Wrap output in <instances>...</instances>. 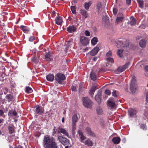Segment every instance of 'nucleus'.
I'll return each instance as SVG.
<instances>
[{"label": "nucleus", "mask_w": 148, "mask_h": 148, "mask_svg": "<svg viewBox=\"0 0 148 148\" xmlns=\"http://www.w3.org/2000/svg\"><path fill=\"white\" fill-rule=\"evenodd\" d=\"M4 114V112L2 110H0V116H2Z\"/></svg>", "instance_id": "obj_57"}, {"label": "nucleus", "mask_w": 148, "mask_h": 148, "mask_svg": "<svg viewBox=\"0 0 148 148\" xmlns=\"http://www.w3.org/2000/svg\"><path fill=\"white\" fill-rule=\"evenodd\" d=\"M43 145L45 148H57V143L53 138L48 135L44 136Z\"/></svg>", "instance_id": "obj_1"}, {"label": "nucleus", "mask_w": 148, "mask_h": 148, "mask_svg": "<svg viewBox=\"0 0 148 148\" xmlns=\"http://www.w3.org/2000/svg\"><path fill=\"white\" fill-rule=\"evenodd\" d=\"M36 114L39 115H41L44 111V109L43 108L40 107L39 105L36 106Z\"/></svg>", "instance_id": "obj_10"}, {"label": "nucleus", "mask_w": 148, "mask_h": 148, "mask_svg": "<svg viewBox=\"0 0 148 148\" xmlns=\"http://www.w3.org/2000/svg\"><path fill=\"white\" fill-rule=\"evenodd\" d=\"M130 65V63L128 62L126 63L124 65L119 67L117 69L118 72L121 73L125 71L126 69L128 68L129 66Z\"/></svg>", "instance_id": "obj_7"}, {"label": "nucleus", "mask_w": 148, "mask_h": 148, "mask_svg": "<svg viewBox=\"0 0 148 148\" xmlns=\"http://www.w3.org/2000/svg\"><path fill=\"white\" fill-rule=\"evenodd\" d=\"M77 28L74 25L70 26L67 28V31L70 33L74 32L76 29Z\"/></svg>", "instance_id": "obj_17"}, {"label": "nucleus", "mask_w": 148, "mask_h": 148, "mask_svg": "<svg viewBox=\"0 0 148 148\" xmlns=\"http://www.w3.org/2000/svg\"><path fill=\"white\" fill-rule=\"evenodd\" d=\"M92 3L91 1H90L88 2H86L85 3L84 6L85 9L88 10L89 9L90 6L91 5Z\"/></svg>", "instance_id": "obj_30"}, {"label": "nucleus", "mask_w": 148, "mask_h": 148, "mask_svg": "<svg viewBox=\"0 0 148 148\" xmlns=\"http://www.w3.org/2000/svg\"><path fill=\"white\" fill-rule=\"evenodd\" d=\"M101 91L99 90L97 92V94L95 96V100L99 104L101 102Z\"/></svg>", "instance_id": "obj_12"}, {"label": "nucleus", "mask_w": 148, "mask_h": 148, "mask_svg": "<svg viewBox=\"0 0 148 148\" xmlns=\"http://www.w3.org/2000/svg\"><path fill=\"white\" fill-rule=\"evenodd\" d=\"M146 41L145 40L143 39L140 40L139 44L141 47L142 48H145L146 45Z\"/></svg>", "instance_id": "obj_21"}, {"label": "nucleus", "mask_w": 148, "mask_h": 148, "mask_svg": "<svg viewBox=\"0 0 148 148\" xmlns=\"http://www.w3.org/2000/svg\"><path fill=\"white\" fill-rule=\"evenodd\" d=\"M97 57H95L93 59V60L94 61H96L97 60Z\"/></svg>", "instance_id": "obj_61"}, {"label": "nucleus", "mask_w": 148, "mask_h": 148, "mask_svg": "<svg viewBox=\"0 0 148 148\" xmlns=\"http://www.w3.org/2000/svg\"><path fill=\"white\" fill-rule=\"evenodd\" d=\"M90 136H92V137H95V134L92 132L91 130L88 133Z\"/></svg>", "instance_id": "obj_48"}, {"label": "nucleus", "mask_w": 148, "mask_h": 148, "mask_svg": "<svg viewBox=\"0 0 148 148\" xmlns=\"http://www.w3.org/2000/svg\"><path fill=\"white\" fill-rule=\"evenodd\" d=\"M121 141V139L119 137H115L112 139V141L115 144H118Z\"/></svg>", "instance_id": "obj_19"}, {"label": "nucleus", "mask_w": 148, "mask_h": 148, "mask_svg": "<svg viewBox=\"0 0 148 148\" xmlns=\"http://www.w3.org/2000/svg\"><path fill=\"white\" fill-rule=\"evenodd\" d=\"M84 34L86 36H88L90 35V33L88 30H86L84 32Z\"/></svg>", "instance_id": "obj_47"}, {"label": "nucleus", "mask_w": 148, "mask_h": 148, "mask_svg": "<svg viewBox=\"0 0 148 148\" xmlns=\"http://www.w3.org/2000/svg\"><path fill=\"white\" fill-rule=\"evenodd\" d=\"M86 130L87 131V133H88L91 131L90 128L89 127H88L86 128Z\"/></svg>", "instance_id": "obj_55"}, {"label": "nucleus", "mask_w": 148, "mask_h": 148, "mask_svg": "<svg viewBox=\"0 0 148 148\" xmlns=\"http://www.w3.org/2000/svg\"><path fill=\"white\" fill-rule=\"evenodd\" d=\"M53 132L52 135L54 136V135L56 133V127H54L53 129Z\"/></svg>", "instance_id": "obj_56"}, {"label": "nucleus", "mask_w": 148, "mask_h": 148, "mask_svg": "<svg viewBox=\"0 0 148 148\" xmlns=\"http://www.w3.org/2000/svg\"><path fill=\"white\" fill-rule=\"evenodd\" d=\"M112 96L114 97H117L116 90H113V91L112 92Z\"/></svg>", "instance_id": "obj_52"}, {"label": "nucleus", "mask_w": 148, "mask_h": 148, "mask_svg": "<svg viewBox=\"0 0 148 148\" xmlns=\"http://www.w3.org/2000/svg\"><path fill=\"white\" fill-rule=\"evenodd\" d=\"M106 60L109 64H113L114 62L113 59L111 58H108L106 59Z\"/></svg>", "instance_id": "obj_37"}, {"label": "nucleus", "mask_w": 148, "mask_h": 148, "mask_svg": "<svg viewBox=\"0 0 148 148\" xmlns=\"http://www.w3.org/2000/svg\"><path fill=\"white\" fill-rule=\"evenodd\" d=\"M58 129L60 130V131H58V132L59 134L62 133L68 137H69V134L67 132V131L64 129L62 128L60 126H59L58 128Z\"/></svg>", "instance_id": "obj_13"}, {"label": "nucleus", "mask_w": 148, "mask_h": 148, "mask_svg": "<svg viewBox=\"0 0 148 148\" xmlns=\"http://www.w3.org/2000/svg\"><path fill=\"white\" fill-rule=\"evenodd\" d=\"M6 98L8 100V102L12 101L13 99V96L11 94L7 95L6 96Z\"/></svg>", "instance_id": "obj_33"}, {"label": "nucleus", "mask_w": 148, "mask_h": 148, "mask_svg": "<svg viewBox=\"0 0 148 148\" xmlns=\"http://www.w3.org/2000/svg\"><path fill=\"white\" fill-rule=\"evenodd\" d=\"M66 79L64 74L62 73H58L55 76V79L59 84H62L64 80Z\"/></svg>", "instance_id": "obj_2"}, {"label": "nucleus", "mask_w": 148, "mask_h": 148, "mask_svg": "<svg viewBox=\"0 0 148 148\" xmlns=\"http://www.w3.org/2000/svg\"><path fill=\"white\" fill-rule=\"evenodd\" d=\"M64 117H63V118H62V122L63 123V122H64Z\"/></svg>", "instance_id": "obj_63"}, {"label": "nucleus", "mask_w": 148, "mask_h": 148, "mask_svg": "<svg viewBox=\"0 0 148 148\" xmlns=\"http://www.w3.org/2000/svg\"><path fill=\"white\" fill-rule=\"evenodd\" d=\"M32 88L29 86H27L26 88V92L29 93H31L32 92Z\"/></svg>", "instance_id": "obj_40"}, {"label": "nucleus", "mask_w": 148, "mask_h": 148, "mask_svg": "<svg viewBox=\"0 0 148 148\" xmlns=\"http://www.w3.org/2000/svg\"><path fill=\"white\" fill-rule=\"evenodd\" d=\"M83 83H80L79 86V92L81 93L83 90Z\"/></svg>", "instance_id": "obj_42"}, {"label": "nucleus", "mask_w": 148, "mask_h": 148, "mask_svg": "<svg viewBox=\"0 0 148 148\" xmlns=\"http://www.w3.org/2000/svg\"><path fill=\"white\" fill-rule=\"evenodd\" d=\"M132 20L130 22V24L131 25H135L136 24V20L134 17H132L131 18Z\"/></svg>", "instance_id": "obj_38"}, {"label": "nucleus", "mask_w": 148, "mask_h": 148, "mask_svg": "<svg viewBox=\"0 0 148 148\" xmlns=\"http://www.w3.org/2000/svg\"><path fill=\"white\" fill-rule=\"evenodd\" d=\"M81 13L85 18H86L88 17V14L87 13L86 11L85 10L83 9L81 10Z\"/></svg>", "instance_id": "obj_27"}, {"label": "nucleus", "mask_w": 148, "mask_h": 148, "mask_svg": "<svg viewBox=\"0 0 148 148\" xmlns=\"http://www.w3.org/2000/svg\"><path fill=\"white\" fill-rule=\"evenodd\" d=\"M78 119V117L76 114H75L73 115L72 118V123L76 124Z\"/></svg>", "instance_id": "obj_29"}, {"label": "nucleus", "mask_w": 148, "mask_h": 148, "mask_svg": "<svg viewBox=\"0 0 148 148\" xmlns=\"http://www.w3.org/2000/svg\"><path fill=\"white\" fill-rule=\"evenodd\" d=\"M136 83V77L134 76H133L131 80L130 88V90L132 93H135L136 91L137 87Z\"/></svg>", "instance_id": "obj_4"}, {"label": "nucleus", "mask_w": 148, "mask_h": 148, "mask_svg": "<svg viewBox=\"0 0 148 148\" xmlns=\"http://www.w3.org/2000/svg\"><path fill=\"white\" fill-rule=\"evenodd\" d=\"M17 115V113L15 110H10L8 112V115L10 117H13L14 116L15 117H16Z\"/></svg>", "instance_id": "obj_16"}, {"label": "nucleus", "mask_w": 148, "mask_h": 148, "mask_svg": "<svg viewBox=\"0 0 148 148\" xmlns=\"http://www.w3.org/2000/svg\"><path fill=\"white\" fill-rule=\"evenodd\" d=\"M96 111L97 114L98 115H101L103 113V111L102 108L99 106L97 107Z\"/></svg>", "instance_id": "obj_28"}, {"label": "nucleus", "mask_w": 148, "mask_h": 148, "mask_svg": "<svg viewBox=\"0 0 148 148\" xmlns=\"http://www.w3.org/2000/svg\"><path fill=\"white\" fill-rule=\"evenodd\" d=\"M34 39V37L33 36H32L29 38V40L31 42Z\"/></svg>", "instance_id": "obj_54"}, {"label": "nucleus", "mask_w": 148, "mask_h": 148, "mask_svg": "<svg viewBox=\"0 0 148 148\" xmlns=\"http://www.w3.org/2000/svg\"><path fill=\"white\" fill-rule=\"evenodd\" d=\"M69 47H67L65 49L64 51L65 52H66L67 51V50L68 49Z\"/></svg>", "instance_id": "obj_62"}, {"label": "nucleus", "mask_w": 148, "mask_h": 148, "mask_svg": "<svg viewBox=\"0 0 148 148\" xmlns=\"http://www.w3.org/2000/svg\"><path fill=\"white\" fill-rule=\"evenodd\" d=\"M84 143L85 145H87L88 146H91L93 145L92 142L89 139H88L85 142L84 141Z\"/></svg>", "instance_id": "obj_25"}, {"label": "nucleus", "mask_w": 148, "mask_h": 148, "mask_svg": "<svg viewBox=\"0 0 148 148\" xmlns=\"http://www.w3.org/2000/svg\"><path fill=\"white\" fill-rule=\"evenodd\" d=\"M112 55V52L111 51H109L108 52L106 55L107 57H110Z\"/></svg>", "instance_id": "obj_49"}, {"label": "nucleus", "mask_w": 148, "mask_h": 148, "mask_svg": "<svg viewBox=\"0 0 148 148\" xmlns=\"http://www.w3.org/2000/svg\"><path fill=\"white\" fill-rule=\"evenodd\" d=\"M71 89L72 91H75L76 90V88L75 86H71Z\"/></svg>", "instance_id": "obj_53"}, {"label": "nucleus", "mask_w": 148, "mask_h": 148, "mask_svg": "<svg viewBox=\"0 0 148 148\" xmlns=\"http://www.w3.org/2000/svg\"><path fill=\"white\" fill-rule=\"evenodd\" d=\"M98 41V39L97 37H93L91 40V42L92 45H95Z\"/></svg>", "instance_id": "obj_31"}, {"label": "nucleus", "mask_w": 148, "mask_h": 148, "mask_svg": "<svg viewBox=\"0 0 148 148\" xmlns=\"http://www.w3.org/2000/svg\"><path fill=\"white\" fill-rule=\"evenodd\" d=\"M98 88L95 86H93L91 88L89 93L90 95L92 97H93V96L94 93L95 91L98 89Z\"/></svg>", "instance_id": "obj_15"}, {"label": "nucleus", "mask_w": 148, "mask_h": 148, "mask_svg": "<svg viewBox=\"0 0 148 148\" xmlns=\"http://www.w3.org/2000/svg\"><path fill=\"white\" fill-rule=\"evenodd\" d=\"M56 23L59 25H61L62 22V18L60 16L56 17L55 19Z\"/></svg>", "instance_id": "obj_20"}, {"label": "nucleus", "mask_w": 148, "mask_h": 148, "mask_svg": "<svg viewBox=\"0 0 148 148\" xmlns=\"http://www.w3.org/2000/svg\"><path fill=\"white\" fill-rule=\"evenodd\" d=\"M83 105L85 107L91 108L93 105V103L91 101L88 97H83L82 98Z\"/></svg>", "instance_id": "obj_3"}, {"label": "nucleus", "mask_w": 148, "mask_h": 148, "mask_svg": "<svg viewBox=\"0 0 148 148\" xmlns=\"http://www.w3.org/2000/svg\"><path fill=\"white\" fill-rule=\"evenodd\" d=\"M102 4L101 2L97 3V10L98 12H100L102 10Z\"/></svg>", "instance_id": "obj_24"}, {"label": "nucleus", "mask_w": 148, "mask_h": 148, "mask_svg": "<svg viewBox=\"0 0 148 148\" xmlns=\"http://www.w3.org/2000/svg\"><path fill=\"white\" fill-rule=\"evenodd\" d=\"M8 129L10 134H12L14 132L15 127L13 125L9 126Z\"/></svg>", "instance_id": "obj_23"}, {"label": "nucleus", "mask_w": 148, "mask_h": 148, "mask_svg": "<svg viewBox=\"0 0 148 148\" xmlns=\"http://www.w3.org/2000/svg\"><path fill=\"white\" fill-rule=\"evenodd\" d=\"M128 113L130 114V116L132 117L136 115L137 113V111L135 109L130 108L129 109Z\"/></svg>", "instance_id": "obj_14"}, {"label": "nucleus", "mask_w": 148, "mask_h": 148, "mask_svg": "<svg viewBox=\"0 0 148 148\" xmlns=\"http://www.w3.org/2000/svg\"><path fill=\"white\" fill-rule=\"evenodd\" d=\"M82 143H84V140L86 138V137L84 135L83 133L80 131L78 132Z\"/></svg>", "instance_id": "obj_22"}, {"label": "nucleus", "mask_w": 148, "mask_h": 148, "mask_svg": "<svg viewBox=\"0 0 148 148\" xmlns=\"http://www.w3.org/2000/svg\"><path fill=\"white\" fill-rule=\"evenodd\" d=\"M59 141L64 145H68L69 144V140L65 137L62 136L58 137Z\"/></svg>", "instance_id": "obj_5"}, {"label": "nucleus", "mask_w": 148, "mask_h": 148, "mask_svg": "<svg viewBox=\"0 0 148 148\" xmlns=\"http://www.w3.org/2000/svg\"><path fill=\"white\" fill-rule=\"evenodd\" d=\"M76 124L72 123V133H74L76 129Z\"/></svg>", "instance_id": "obj_44"}, {"label": "nucleus", "mask_w": 148, "mask_h": 148, "mask_svg": "<svg viewBox=\"0 0 148 148\" xmlns=\"http://www.w3.org/2000/svg\"><path fill=\"white\" fill-rule=\"evenodd\" d=\"M131 2V0H126V3L127 4L130 5Z\"/></svg>", "instance_id": "obj_58"}, {"label": "nucleus", "mask_w": 148, "mask_h": 148, "mask_svg": "<svg viewBox=\"0 0 148 148\" xmlns=\"http://www.w3.org/2000/svg\"><path fill=\"white\" fill-rule=\"evenodd\" d=\"M71 9L72 13L73 14H75L76 13V8L75 7L72 6L71 7Z\"/></svg>", "instance_id": "obj_41"}, {"label": "nucleus", "mask_w": 148, "mask_h": 148, "mask_svg": "<svg viewBox=\"0 0 148 148\" xmlns=\"http://www.w3.org/2000/svg\"><path fill=\"white\" fill-rule=\"evenodd\" d=\"M80 42L84 45H86L88 44L89 40L87 38L84 36H81L80 38Z\"/></svg>", "instance_id": "obj_11"}, {"label": "nucleus", "mask_w": 148, "mask_h": 148, "mask_svg": "<svg viewBox=\"0 0 148 148\" xmlns=\"http://www.w3.org/2000/svg\"><path fill=\"white\" fill-rule=\"evenodd\" d=\"M146 101L147 103H148V92H147L146 94Z\"/></svg>", "instance_id": "obj_59"}, {"label": "nucleus", "mask_w": 148, "mask_h": 148, "mask_svg": "<svg viewBox=\"0 0 148 148\" xmlns=\"http://www.w3.org/2000/svg\"><path fill=\"white\" fill-rule=\"evenodd\" d=\"M45 58L47 60L49 61L50 60V54L49 52L47 53L45 55Z\"/></svg>", "instance_id": "obj_39"}, {"label": "nucleus", "mask_w": 148, "mask_h": 148, "mask_svg": "<svg viewBox=\"0 0 148 148\" xmlns=\"http://www.w3.org/2000/svg\"><path fill=\"white\" fill-rule=\"evenodd\" d=\"M32 60L33 62L35 63H38V59L36 58L35 57H33L32 58Z\"/></svg>", "instance_id": "obj_46"}, {"label": "nucleus", "mask_w": 148, "mask_h": 148, "mask_svg": "<svg viewBox=\"0 0 148 148\" xmlns=\"http://www.w3.org/2000/svg\"><path fill=\"white\" fill-rule=\"evenodd\" d=\"M99 122L101 125H103L104 124V121L103 119L101 118L99 120Z\"/></svg>", "instance_id": "obj_50"}, {"label": "nucleus", "mask_w": 148, "mask_h": 148, "mask_svg": "<svg viewBox=\"0 0 148 148\" xmlns=\"http://www.w3.org/2000/svg\"><path fill=\"white\" fill-rule=\"evenodd\" d=\"M20 28L24 32H26L29 31V28L23 25L21 26Z\"/></svg>", "instance_id": "obj_34"}, {"label": "nucleus", "mask_w": 148, "mask_h": 148, "mask_svg": "<svg viewBox=\"0 0 148 148\" xmlns=\"http://www.w3.org/2000/svg\"><path fill=\"white\" fill-rule=\"evenodd\" d=\"M90 77L91 79L94 81L97 78L96 74L93 72H91L90 75Z\"/></svg>", "instance_id": "obj_32"}, {"label": "nucleus", "mask_w": 148, "mask_h": 148, "mask_svg": "<svg viewBox=\"0 0 148 148\" xmlns=\"http://www.w3.org/2000/svg\"><path fill=\"white\" fill-rule=\"evenodd\" d=\"M118 10L116 6H114L113 8V12L114 15H116L117 12Z\"/></svg>", "instance_id": "obj_45"}, {"label": "nucleus", "mask_w": 148, "mask_h": 148, "mask_svg": "<svg viewBox=\"0 0 148 148\" xmlns=\"http://www.w3.org/2000/svg\"><path fill=\"white\" fill-rule=\"evenodd\" d=\"M105 93L107 95H110L111 94V92L109 90H106L105 91Z\"/></svg>", "instance_id": "obj_51"}, {"label": "nucleus", "mask_w": 148, "mask_h": 148, "mask_svg": "<svg viewBox=\"0 0 148 148\" xmlns=\"http://www.w3.org/2000/svg\"><path fill=\"white\" fill-rule=\"evenodd\" d=\"M124 17V16L123 14L121 13L119 14L116 18L115 23L117 24L121 23L123 20Z\"/></svg>", "instance_id": "obj_8"}, {"label": "nucleus", "mask_w": 148, "mask_h": 148, "mask_svg": "<svg viewBox=\"0 0 148 148\" xmlns=\"http://www.w3.org/2000/svg\"><path fill=\"white\" fill-rule=\"evenodd\" d=\"M100 47V45L98 44L96 47L90 52V54L92 56H94L96 55L99 50Z\"/></svg>", "instance_id": "obj_9"}, {"label": "nucleus", "mask_w": 148, "mask_h": 148, "mask_svg": "<svg viewBox=\"0 0 148 148\" xmlns=\"http://www.w3.org/2000/svg\"><path fill=\"white\" fill-rule=\"evenodd\" d=\"M145 71H148V65L146 66L145 67Z\"/></svg>", "instance_id": "obj_60"}, {"label": "nucleus", "mask_w": 148, "mask_h": 148, "mask_svg": "<svg viewBox=\"0 0 148 148\" xmlns=\"http://www.w3.org/2000/svg\"><path fill=\"white\" fill-rule=\"evenodd\" d=\"M123 42L122 41H121L119 40L117 41L116 42L115 45L118 48H119L120 47H125V46H123Z\"/></svg>", "instance_id": "obj_26"}, {"label": "nucleus", "mask_w": 148, "mask_h": 148, "mask_svg": "<svg viewBox=\"0 0 148 148\" xmlns=\"http://www.w3.org/2000/svg\"><path fill=\"white\" fill-rule=\"evenodd\" d=\"M123 49H119L118 50L117 52L118 55L120 57H121L123 56Z\"/></svg>", "instance_id": "obj_35"}, {"label": "nucleus", "mask_w": 148, "mask_h": 148, "mask_svg": "<svg viewBox=\"0 0 148 148\" xmlns=\"http://www.w3.org/2000/svg\"><path fill=\"white\" fill-rule=\"evenodd\" d=\"M47 80L50 82H52L55 78V77L53 74H50L47 76Z\"/></svg>", "instance_id": "obj_18"}, {"label": "nucleus", "mask_w": 148, "mask_h": 148, "mask_svg": "<svg viewBox=\"0 0 148 148\" xmlns=\"http://www.w3.org/2000/svg\"><path fill=\"white\" fill-rule=\"evenodd\" d=\"M140 128L144 130H147V128L146 125L144 124H141L140 126Z\"/></svg>", "instance_id": "obj_43"}, {"label": "nucleus", "mask_w": 148, "mask_h": 148, "mask_svg": "<svg viewBox=\"0 0 148 148\" xmlns=\"http://www.w3.org/2000/svg\"><path fill=\"white\" fill-rule=\"evenodd\" d=\"M144 66V64H141L140 65V66L141 67H143V66Z\"/></svg>", "instance_id": "obj_64"}, {"label": "nucleus", "mask_w": 148, "mask_h": 148, "mask_svg": "<svg viewBox=\"0 0 148 148\" xmlns=\"http://www.w3.org/2000/svg\"><path fill=\"white\" fill-rule=\"evenodd\" d=\"M137 1L139 4V7L142 8L144 5L143 1V0H137Z\"/></svg>", "instance_id": "obj_36"}, {"label": "nucleus", "mask_w": 148, "mask_h": 148, "mask_svg": "<svg viewBox=\"0 0 148 148\" xmlns=\"http://www.w3.org/2000/svg\"><path fill=\"white\" fill-rule=\"evenodd\" d=\"M107 104L111 108H115L116 107L115 101L113 98H110L108 99Z\"/></svg>", "instance_id": "obj_6"}]
</instances>
